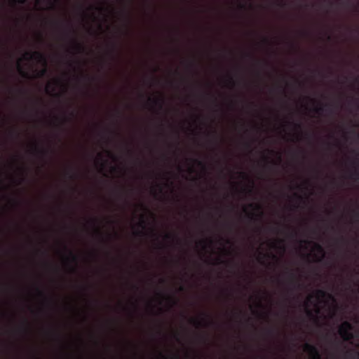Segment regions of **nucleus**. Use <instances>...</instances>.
Masks as SVG:
<instances>
[{
    "label": "nucleus",
    "instance_id": "obj_1",
    "mask_svg": "<svg viewBox=\"0 0 359 359\" xmlns=\"http://www.w3.org/2000/svg\"><path fill=\"white\" fill-rule=\"evenodd\" d=\"M24 57L25 59L27 60H34L39 62H41L44 65V68L39 72L38 76L39 77H42L46 75V74L47 73V61L44 54L39 51H34L33 53L27 52L25 53Z\"/></svg>",
    "mask_w": 359,
    "mask_h": 359
},
{
    "label": "nucleus",
    "instance_id": "obj_2",
    "mask_svg": "<svg viewBox=\"0 0 359 359\" xmlns=\"http://www.w3.org/2000/svg\"><path fill=\"white\" fill-rule=\"evenodd\" d=\"M304 350L309 353L310 359H321L320 351L316 346L306 343Z\"/></svg>",
    "mask_w": 359,
    "mask_h": 359
},
{
    "label": "nucleus",
    "instance_id": "obj_3",
    "mask_svg": "<svg viewBox=\"0 0 359 359\" xmlns=\"http://www.w3.org/2000/svg\"><path fill=\"white\" fill-rule=\"evenodd\" d=\"M249 207L257 210L259 212V214L255 215L253 212H250V213H248V217L251 220H253L255 222H259L264 215V212L262 211V206L258 204L250 203Z\"/></svg>",
    "mask_w": 359,
    "mask_h": 359
},
{
    "label": "nucleus",
    "instance_id": "obj_4",
    "mask_svg": "<svg viewBox=\"0 0 359 359\" xmlns=\"http://www.w3.org/2000/svg\"><path fill=\"white\" fill-rule=\"evenodd\" d=\"M203 318L201 320H196V319H194V318H191V322L192 323H194L195 325H196L197 327L198 326H204V327H208L210 325V324H212L213 323L212 322H208L205 318L208 317V315L205 313H203Z\"/></svg>",
    "mask_w": 359,
    "mask_h": 359
},
{
    "label": "nucleus",
    "instance_id": "obj_5",
    "mask_svg": "<svg viewBox=\"0 0 359 359\" xmlns=\"http://www.w3.org/2000/svg\"><path fill=\"white\" fill-rule=\"evenodd\" d=\"M339 334L345 341H349L353 339V336L351 332L346 330V329H344L339 326Z\"/></svg>",
    "mask_w": 359,
    "mask_h": 359
},
{
    "label": "nucleus",
    "instance_id": "obj_6",
    "mask_svg": "<svg viewBox=\"0 0 359 359\" xmlns=\"http://www.w3.org/2000/svg\"><path fill=\"white\" fill-rule=\"evenodd\" d=\"M71 41L73 44V48L78 53H81L84 50L83 46L79 43L76 40L71 39Z\"/></svg>",
    "mask_w": 359,
    "mask_h": 359
},
{
    "label": "nucleus",
    "instance_id": "obj_7",
    "mask_svg": "<svg viewBox=\"0 0 359 359\" xmlns=\"http://www.w3.org/2000/svg\"><path fill=\"white\" fill-rule=\"evenodd\" d=\"M149 101L151 102L154 105L157 106L159 108V109H162L164 103V100L163 98L161 97L151 99V97H149Z\"/></svg>",
    "mask_w": 359,
    "mask_h": 359
},
{
    "label": "nucleus",
    "instance_id": "obj_8",
    "mask_svg": "<svg viewBox=\"0 0 359 359\" xmlns=\"http://www.w3.org/2000/svg\"><path fill=\"white\" fill-rule=\"evenodd\" d=\"M34 151L43 157H46L48 154V150L39 148L36 144L34 145Z\"/></svg>",
    "mask_w": 359,
    "mask_h": 359
},
{
    "label": "nucleus",
    "instance_id": "obj_9",
    "mask_svg": "<svg viewBox=\"0 0 359 359\" xmlns=\"http://www.w3.org/2000/svg\"><path fill=\"white\" fill-rule=\"evenodd\" d=\"M345 356L346 358H358L359 357V352L350 349L346 352Z\"/></svg>",
    "mask_w": 359,
    "mask_h": 359
},
{
    "label": "nucleus",
    "instance_id": "obj_10",
    "mask_svg": "<svg viewBox=\"0 0 359 359\" xmlns=\"http://www.w3.org/2000/svg\"><path fill=\"white\" fill-rule=\"evenodd\" d=\"M65 249L68 250L69 255V259H70L72 262L77 264V262H78V257H77V256L76 255H74L72 252V251L69 250L66 246L65 247Z\"/></svg>",
    "mask_w": 359,
    "mask_h": 359
},
{
    "label": "nucleus",
    "instance_id": "obj_11",
    "mask_svg": "<svg viewBox=\"0 0 359 359\" xmlns=\"http://www.w3.org/2000/svg\"><path fill=\"white\" fill-rule=\"evenodd\" d=\"M314 248L318 252L321 254L322 257H323L325 256V250L321 245H320L319 243H315Z\"/></svg>",
    "mask_w": 359,
    "mask_h": 359
},
{
    "label": "nucleus",
    "instance_id": "obj_12",
    "mask_svg": "<svg viewBox=\"0 0 359 359\" xmlns=\"http://www.w3.org/2000/svg\"><path fill=\"white\" fill-rule=\"evenodd\" d=\"M305 306L306 308V315L310 318H312V319H314L315 321H317L318 320V318L317 317L315 316L314 313H313V311L310 309H309L307 307H308V303L306 302L305 303Z\"/></svg>",
    "mask_w": 359,
    "mask_h": 359
},
{
    "label": "nucleus",
    "instance_id": "obj_13",
    "mask_svg": "<svg viewBox=\"0 0 359 359\" xmlns=\"http://www.w3.org/2000/svg\"><path fill=\"white\" fill-rule=\"evenodd\" d=\"M330 107V104H326L325 106H320L317 107L314 109L315 112L316 113H322L324 111H327L328 109V107Z\"/></svg>",
    "mask_w": 359,
    "mask_h": 359
},
{
    "label": "nucleus",
    "instance_id": "obj_14",
    "mask_svg": "<svg viewBox=\"0 0 359 359\" xmlns=\"http://www.w3.org/2000/svg\"><path fill=\"white\" fill-rule=\"evenodd\" d=\"M340 327H341L344 329H346V330H348L350 332H351L353 329L352 325L348 321H344V323H341Z\"/></svg>",
    "mask_w": 359,
    "mask_h": 359
},
{
    "label": "nucleus",
    "instance_id": "obj_15",
    "mask_svg": "<svg viewBox=\"0 0 359 359\" xmlns=\"http://www.w3.org/2000/svg\"><path fill=\"white\" fill-rule=\"evenodd\" d=\"M191 161H192L193 162L196 163L198 166L202 168L204 170H206V165L203 161L198 160V159H191Z\"/></svg>",
    "mask_w": 359,
    "mask_h": 359
},
{
    "label": "nucleus",
    "instance_id": "obj_16",
    "mask_svg": "<svg viewBox=\"0 0 359 359\" xmlns=\"http://www.w3.org/2000/svg\"><path fill=\"white\" fill-rule=\"evenodd\" d=\"M349 177L352 180H358L359 179V172L358 171V170L355 169V170H353V172H351L350 173V176Z\"/></svg>",
    "mask_w": 359,
    "mask_h": 359
},
{
    "label": "nucleus",
    "instance_id": "obj_17",
    "mask_svg": "<svg viewBox=\"0 0 359 359\" xmlns=\"http://www.w3.org/2000/svg\"><path fill=\"white\" fill-rule=\"evenodd\" d=\"M316 293L318 297H325L327 295V293L323 290H318Z\"/></svg>",
    "mask_w": 359,
    "mask_h": 359
},
{
    "label": "nucleus",
    "instance_id": "obj_18",
    "mask_svg": "<svg viewBox=\"0 0 359 359\" xmlns=\"http://www.w3.org/2000/svg\"><path fill=\"white\" fill-rule=\"evenodd\" d=\"M288 124L292 125L295 130H302V125L299 123L287 122Z\"/></svg>",
    "mask_w": 359,
    "mask_h": 359
},
{
    "label": "nucleus",
    "instance_id": "obj_19",
    "mask_svg": "<svg viewBox=\"0 0 359 359\" xmlns=\"http://www.w3.org/2000/svg\"><path fill=\"white\" fill-rule=\"evenodd\" d=\"M18 69H19V72H20V74L22 75V76L26 77V78L28 76V74L22 69V68L20 67V64H18Z\"/></svg>",
    "mask_w": 359,
    "mask_h": 359
},
{
    "label": "nucleus",
    "instance_id": "obj_20",
    "mask_svg": "<svg viewBox=\"0 0 359 359\" xmlns=\"http://www.w3.org/2000/svg\"><path fill=\"white\" fill-rule=\"evenodd\" d=\"M165 238L168 240H173L174 238H177L176 236L172 235L170 233H166L165 234Z\"/></svg>",
    "mask_w": 359,
    "mask_h": 359
},
{
    "label": "nucleus",
    "instance_id": "obj_21",
    "mask_svg": "<svg viewBox=\"0 0 359 359\" xmlns=\"http://www.w3.org/2000/svg\"><path fill=\"white\" fill-rule=\"evenodd\" d=\"M139 226L141 227L142 229H144L146 226V222L144 219L142 218V219L139 222L138 224Z\"/></svg>",
    "mask_w": 359,
    "mask_h": 359
},
{
    "label": "nucleus",
    "instance_id": "obj_22",
    "mask_svg": "<svg viewBox=\"0 0 359 359\" xmlns=\"http://www.w3.org/2000/svg\"><path fill=\"white\" fill-rule=\"evenodd\" d=\"M352 214L353 215V217L357 220L359 217V212L358 210H352Z\"/></svg>",
    "mask_w": 359,
    "mask_h": 359
},
{
    "label": "nucleus",
    "instance_id": "obj_23",
    "mask_svg": "<svg viewBox=\"0 0 359 359\" xmlns=\"http://www.w3.org/2000/svg\"><path fill=\"white\" fill-rule=\"evenodd\" d=\"M239 175L243 179H249L248 175L244 172H239Z\"/></svg>",
    "mask_w": 359,
    "mask_h": 359
},
{
    "label": "nucleus",
    "instance_id": "obj_24",
    "mask_svg": "<svg viewBox=\"0 0 359 359\" xmlns=\"http://www.w3.org/2000/svg\"><path fill=\"white\" fill-rule=\"evenodd\" d=\"M74 32V31L73 30L72 27H70L68 32L67 33V36L70 38L71 37V35L72 34H73Z\"/></svg>",
    "mask_w": 359,
    "mask_h": 359
},
{
    "label": "nucleus",
    "instance_id": "obj_25",
    "mask_svg": "<svg viewBox=\"0 0 359 359\" xmlns=\"http://www.w3.org/2000/svg\"><path fill=\"white\" fill-rule=\"evenodd\" d=\"M289 275L292 280L294 281L296 280V275L293 272H290Z\"/></svg>",
    "mask_w": 359,
    "mask_h": 359
},
{
    "label": "nucleus",
    "instance_id": "obj_26",
    "mask_svg": "<svg viewBox=\"0 0 359 359\" xmlns=\"http://www.w3.org/2000/svg\"><path fill=\"white\" fill-rule=\"evenodd\" d=\"M37 293L39 296L44 297V293L42 290H41L39 288H36Z\"/></svg>",
    "mask_w": 359,
    "mask_h": 359
},
{
    "label": "nucleus",
    "instance_id": "obj_27",
    "mask_svg": "<svg viewBox=\"0 0 359 359\" xmlns=\"http://www.w3.org/2000/svg\"><path fill=\"white\" fill-rule=\"evenodd\" d=\"M67 175H68L69 178L74 180L75 178L74 175L72 174L70 172H67Z\"/></svg>",
    "mask_w": 359,
    "mask_h": 359
},
{
    "label": "nucleus",
    "instance_id": "obj_28",
    "mask_svg": "<svg viewBox=\"0 0 359 359\" xmlns=\"http://www.w3.org/2000/svg\"><path fill=\"white\" fill-rule=\"evenodd\" d=\"M229 82L231 83V84L232 86H234L235 85V81H233V78L231 76H229Z\"/></svg>",
    "mask_w": 359,
    "mask_h": 359
},
{
    "label": "nucleus",
    "instance_id": "obj_29",
    "mask_svg": "<svg viewBox=\"0 0 359 359\" xmlns=\"http://www.w3.org/2000/svg\"><path fill=\"white\" fill-rule=\"evenodd\" d=\"M300 243H304V244H310L311 243V241H308V240H301L300 241Z\"/></svg>",
    "mask_w": 359,
    "mask_h": 359
},
{
    "label": "nucleus",
    "instance_id": "obj_30",
    "mask_svg": "<svg viewBox=\"0 0 359 359\" xmlns=\"http://www.w3.org/2000/svg\"><path fill=\"white\" fill-rule=\"evenodd\" d=\"M352 163H353V165H355V166H358L359 165V160H355Z\"/></svg>",
    "mask_w": 359,
    "mask_h": 359
},
{
    "label": "nucleus",
    "instance_id": "obj_31",
    "mask_svg": "<svg viewBox=\"0 0 359 359\" xmlns=\"http://www.w3.org/2000/svg\"><path fill=\"white\" fill-rule=\"evenodd\" d=\"M250 183H251L252 185H251L250 188L248 189V192L249 193H251L252 191V187H253V184H254L252 181H250Z\"/></svg>",
    "mask_w": 359,
    "mask_h": 359
},
{
    "label": "nucleus",
    "instance_id": "obj_32",
    "mask_svg": "<svg viewBox=\"0 0 359 359\" xmlns=\"http://www.w3.org/2000/svg\"><path fill=\"white\" fill-rule=\"evenodd\" d=\"M27 0H18V2L21 4H25L27 3Z\"/></svg>",
    "mask_w": 359,
    "mask_h": 359
},
{
    "label": "nucleus",
    "instance_id": "obj_33",
    "mask_svg": "<svg viewBox=\"0 0 359 359\" xmlns=\"http://www.w3.org/2000/svg\"><path fill=\"white\" fill-rule=\"evenodd\" d=\"M267 334H269L270 335L273 334V330H272V329L267 330Z\"/></svg>",
    "mask_w": 359,
    "mask_h": 359
},
{
    "label": "nucleus",
    "instance_id": "obj_34",
    "mask_svg": "<svg viewBox=\"0 0 359 359\" xmlns=\"http://www.w3.org/2000/svg\"><path fill=\"white\" fill-rule=\"evenodd\" d=\"M290 236H291L292 237H295V236H297V232L293 231L290 233Z\"/></svg>",
    "mask_w": 359,
    "mask_h": 359
},
{
    "label": "nucleus",
    "instance_id": "obj_35",
    "mask_svg": "<svg viewBox=\"0 0 359 359\" xmlns=\"http://www.w3.org/2000/svg\"><path fill=\"white\" fill-rule=\"evenodd\" d=\"M18 91L21 94H25L27 93L25 90L22 89H20Z\"/></svg>",
    "mask_w": 359,
    "mask_h": 359
},
{
    "label": "nucleus",
    "instance_id": "obj_36",
    "mask_svg": "<svg viewBox=\"0 0 359 359\" xmlns=\"http://www.w3.org/2000/svg\"><path fill=\"white\" fill-rule=\"evenodd\" d=\"M81 78L85 79H88V80L90 79V77L88 76H86V75H81Z\"/></svg>",
    "mask_w": 359,
    "mask_h": 359
},
{
    "label": "nucleus",
    "instance_id": "obj_37",
    "mask_svg": "<svg viewBox=\"0 0 359 359\" xmlns=\"http://www.w3.org/2000/svg\"><path fill=\"white\" fill-rule=\"evenodd\" d=\"M137 235H143L144 232L142 231H139L136 233Z\"/></svg>",
    "mask_w": 359,
    "mask_h": 359
},
{
    "label": "nucleus",
    "instance_id": "obj_38",
    "mask_svg": "<svg viewBox=\"0 0 359 359\" xmlns=\"http://www.w3.org/2000/svg\"><path fill=\"white\" fill-rule=\"evenodd\" d=\"M260 255H261L262 257H260V258L259 259V262H262V259L263 257H265V256H266V255H264V254H263V253H260Z\"/></svg>",
    "mask_w": 359,
    "mask_h": 359
},
{
    "label": "nucleus",
    "instance_id": "obj_39",
    "mask_svg": "<svg viewBox=\"0 0 359 359\" xmlns=\"http://www.w3.org/2000/svg\"><path fill=\"white\" fill-rule=\"evenodd\" d=\"M304 257L306 259H309V257H310V254H307V255H304Z\"/></svg>",
    "mask_w": 359,
    "mask_h": 359
},
{
    "label": "nucleus",
    "instance_id": "obj_40",
    "mask_svg": "<svg viewBox=\"0 0 359 359\" xmlns=\"http://www.w3.org/2000/svg\"><path fill=\"white\" fill-rule=\"evenodd\" d=\"M342 242H345V238L344 237H341L340 239H339Z\"/></svg>",
    "mask_w": 359,
    "mask_h": 359
},
{
    "label": "nucleus",
    "instance_id": "obj_41",
    "mask_svg": "<svg viewBox=\"0 0 359 359\" xmlns=\"http://www.w3.org/2000/svg\"><path fill=\"white\" fill-rule=\"evenodd\" d=\"M246 147L248 148H250L251 147V144L250 143H246Z\"/></svg>",
    "mask_w": 359,
    "mask_h": 359
},
{
    "label": "nucleus",
    "instance_id": "obj_42",
    "mask_svg": "<svg viewBox=\"0 0 359 359\" xmlns=\"http://www.w3.org/2000/svg\"><path fill=\"white\" fill-rule=\"evenodd\" d=\"M96 231H97L100 235H101V231H100V230L99 229H97H97H96Z\"/></svg>",
    "mask_w": 359,
    "mask_h": 359
},
{
    "label": "nucleus",
    "instance_id": "obj_43",
    "mask_svg": "<svg viewBox=\"0 0 359 359\" xmlns=\"http://www.w3.org/2000/svg\"><path fill=\"white\" fill-rule=\"evenodd\" d=\"M70 115H71V118L74 117V113L73 111L71 112Z\"/></svg>",
    "mask_w": 359,
    "mask_h": 359
},
{
    "label": "nucleus",
    "instance_id": "obj_44",
    "mask_svg": "<svg viewBox=\"0 0 359 359\" xmlns=\"http://www.w3.org/2000/svg\"><path fill=\"white\" fill-rule=\"evenodd\" d=\"M264 43H268V42H269V41H268V39H266V38H264Z\"/></svg>",
    "mask_w": 359,
    "mask_h": 359
},
{
    "label": "nucleus",
    "instance_id": "obj_45",
    "mask_svg": "<svg viewBox=\"0 0 359 359\" xmlns=\"http://www.w3.org/2000/svg\"><path fill=\"white\" fill-rule=\"evenodd\" d=\"M161 283H165V280L164 279H161Z\"/></svg>",
    "mask_w": 359,
    "mask_h": 359
},
{
    "label": "nucleus",
    "instance_id": "obj_46",
    "mask_svg": "<svg viewBox=\"0 0 359 359\" xmlns=\"http://www.w3.org/2000/svg\"><path fill=\"white\" fill-rule=\"evenodd\" d=\"M12 3H13V4H16V1L15 0H12Z\"/></svg>",
    "mask_w": 359,
    "mask_h": 359
},
{
    "label": "nucleus",
    "instance_id": "obj_47",
    "mask_svg": "<svg viewBox=\"0 0 359 359\" xmlns=\"http://www.w3.org/2000/svg\"><path fill=\"white\" fill-rule=\"evenodd\" d=\"M189 66L192 67L194 66V65H193V63H189Z\"/></svg>",
    "mask_w": 359,
    "mask_h": 359
},
{
    "label": "nucleus",
    "instance_id": "obj_48",
    "mask_svg": "<svg viewBox=\"0 0 359 359\" xmlns=\"http://www.w3.org/2000/svg\"><path fill=\"white\" fill-rule=\"evenodd\" d=\"M295 196L299 198V199H302L301 196H298L297 194H295Z\"/></svg>",
    "mask_w": 359,
    "mask_h": 359
},
{
    "label": "nucleus",
    "instance_id": "obj_49",
    "mask_svg": "<svg viewBox=\"0 0 359 359\" xmlns=\"http://www.w3.org/2000/svg\"><path fill=\"white\" fill-rule=\"evenodd\" d=\"M39 39H40L41 41H43V38H42V36H41V35H40V36H39Z\"/></svg>",
    "mask_w": 359,
    "mask_h": 359
},
{
    "label": "nucleus",
    "instance_id": "obj_50",
    "mask_svg": "<svg viewBox=\"0 0 359 359\" xmlns=\"http://www.w3.org/2000/svg\"><path fill=\"white\" fill-rule=\"evenodd\" d=\"M278 159H279V161H280V160H281L280 154H278Z\"/></svg>",
    "mask_w": 359,
    "mask_h": 359
},
{
    "label": "nucleus",
    "instance_id": "obj_51",
    "mask_svg": "<svg viewBox=\"0 0 359 359\" xmlns=\"http://www.w3.org/2000/svg\"><path fill=\"white\" fill-rule=\"evenodd\" d=\"M159 355H161V357H162V358H163V357H164V355H163L161 353H159Z\"/></svg>",
    "mask_w": 359,
    "mask_h": 359
},
{
    "label": "nucleus",
    "instance_id": "obj_52",
    "mask_svg": "<svg viewBox=\"0 0 359 359\" xmlns=\"http://www.w3.org/2000/svg\"><path fill=\"white\" fill-rule=\"evenodd\" d=\"M311 100L313 103H316V100H314L311 99Z\"/></svg>",
    "mask_w": 359,
    "mask_h": 359
},
{
    "label": "nucleus",
    "instance_id": "obj_53",
    "mask_svg": "<svg viewBox=\"0 0 359 359\" xmlns=\"http://www.w3.org/2000/svg\"><path fill=\"white\" fill-rule=\"evenodd\" d=\"M116 46H113V49H114V50H116Z\"/></svg>",
    "mask_w": 359,
    "mask_h": 359
},
{
    "label": "nucleus",
    "instance_id": "obj_54",
    "mask_svg": "<svg viewBox=\"0 0 359 359\" xmlns=\"http://www.w3.org/2000/svg\"><path fill=\"white\" fill-rule=\"evenodd\" d=\"M248 57H252V55H250V54H248Z\"/></svg>",
    "mask_w": 359,
    "mask_h": 359
},
{
    "label": "nucleus",
    "instance_id": "obj_55",
    "mask_svg": "<svg viewBox=\"0 0 359 359\" xmlns=\"http://www.w3.org/2000/svg\"><path fill=\"white\" fill-rule=\"evenodd\" d=\"M184 290V287H180V290Z\"/></svg>",
    "mask_w": 359,
    "mask_h": 359
},
{
    "label": "nucleus",
    "instance_id": "obj_56",
    "mask_svg": "<svg viewBox=\"0 0 359 359\" xmlns=\"http://www.w3.org/2000/svg\"><path fill=\"white\" fill-rule=\"evenodd\" d=\"M306 137H309V134H306Z\"/></svg>",
    "mask_w": 359,
    "mask_h": 359
},
{
    "label": "nucleus",
    "instance_id": "obj_57",
    "mask_svg": "<svg viewBox=\"0 0 359 359\" xmlns=\"http://www.w3.org/2000/svg\"><path fill=\"white\" fill-rule=\"evenodd\" d=\"M226 243H230L229 240H226Z\"/></svg>",
    "mask_w": 359,
    "mask_h": 359
},
{
    "label": "nucleus",
    "instance_id": "obj_58",
    "mask_svg": "<svg viewBox=\"0 0 359 359\" xmlns=\"http://www.w3.org/2000/svg\"><path fill=\"white\" fill-rule=\"evenodd\" d=\"M24 330H25V332H27V327H25Z\"/></svg>",
    "mask_w": 359,
    "mask_h": 359
}]
</instances>
